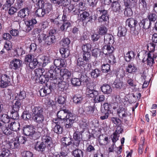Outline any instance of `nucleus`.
<instances>
[{"mask_svg":"<svg viewBox=\"0 0 157 157\" xmlns=\"http://www.w3.org/2000/svg\"><path fill=\"white\" fill-rule=\"evenodd\" d=\"M32 111L34 115V121L37 123L36 127L43 128L44 121V117L43 115V109L40 107H35L32 109Z\"/></svg>","mask_w":157,"mask_h":157,"instance_id":"nucleus-1","label":"nucleus"},{"mask_svg":"<svg viewBox=\"0 0 157 157\" xmlns=\"http://www.w3.org/2000/svg\"><path fill=\"white\" fill-rule=\"evenodd\" d=\"M104 43L105 44L102 48L104 52H107L109 54H111L114 50V47L112 46L114 43L113 36L112 35L106 34L104 36Z\"/></svg>","mask_w":157,"mask_h":157,"instance_id":"nucleus-2","label":"nucleus"},{"mask_svg":"<svg viewBox=\"0 0 157 157\" xmlns=\"http://www.w3.org/2000/svg\"><path fill=\"white\" fill-rule=\"evenodd\" d=\"M12 73L8 71L1 75L0 80V87L6 88L11 85L12 79Z\"/></svg>","mask_w":157,"mask_h":157,"instance_id":"nucleus-3","label":"nucleus"},{"mask_svg":"<svg viewBox=\"0 0 157 157\" xmlns=\"http://www.w3.org/2000/svg\"><path fill=\"white\" fill-rule=\"evenodd\" d=\"M98 12H99L101 16L98 18V21L99 23H104L109 20V15L108 10H105L104 7H100L97 9Z\"/></svg>","mask_w":157,"mask_h":157,"instance_id":"nucleus-4","label":"nucleus"},{"mask_svg":"<svg viewBox=\"0 0 157 157\" xmlns=\"http://www.w3.org/2000/svg\"><path fill=\"white\" fill-rule=\"evenodd\" d=\"M76 116L71 113L68 112L66 120L64 121L65 127L70 128L72 127L73 124L76 121Z\"/></svg>","mask_w":157,"mask_h":157,"instance_id":"nucleus-5","label":"nucleus"},{"mask_svg":"<svg viewBox=\"0 0 157 157\" xmlns=\"http://www.w3.org/2000/svg\"><path fill=\"white\" fill-rule=\"evenodd\" d=\"M60 69L59 68H55L53 70L52 67L50 68V69L46 72L47 77H48L49 79L53 80L59 79Z\"/></svg>","mask_w":157,"mask_h":157,"instance_id":"nucleus-6","label":"nucleus"},{"mask_svg":"<svg viewBox=\"0 0 157 157\" xmlns=\"http://www.w3.org/2000/svg\"><path fill=\"white\" fill-rule=\"evenodd\" d=\"M98 91L94 89V86L92 84H87L86 94L88 97L93 98L94 99L98 95Z\"/></svg>","mask_w":157,"mask_h":157,"instance_id":"nucleus-7","label":"nucleus"},{"mask_svg":"<svg viewBox=\"0 0 157 157\" xmlns=\"http://www.w3.org/2000/svg\"><path fill=\"white\" fill-rule=\"evenodd\" d=\"M36 4L40 7H43L45 14L49 13L52 9V5L49 3H44L43 0H38Z\"/></svg>","mask_w":157,"mask_h":157,"instance_id":"nucleus-8","label":"nucleus"},{"mask_svg":"<svg viewBox=\"0 0 157 157\" xmlns=\"http://www.w3.org/2000/svg\"><path fill=\"white\" fill-rule=\"evenodd\" d=\"M23 62L19 59H14L10 62L11 68L12 69L17 70L22 67Z\"/></svg>","mask_w":157,"mask_h":157,"instance_id":"nucleus-9","label":"nucleus"},{"mask_svg":"<svg viewBox=\"0 0 157 157\" xmlns=\"http://www.w3.org/2000/svg\"><path fill=\"white\" fill-rule=\"evenodd\" d=\"M25 23L26 25L25 31L29 32L33 28V25L37 23V21L35 19L33 18L25 21Z\"/></svg>","mask_w":157,"mask_h":157,"instance_id":"nucleus-10","label":"nucleus"},{"mask_svg":"<svg viewBox=\"0 0 157 157\" xmlns=\"http://www.w3.org/2000/svg\"><path fill=\"white\" fill-rule=\"evenodd\" d=\"M47 146L42 141H37L34 145V149L37 151L44 152Z\"/></svg>","mask_w":157,"mask_h":157,"instance_id":"nucleus-11","label":"nucleus"},{"mask_svg":"<svg viewBox=\"0 0 157 157\" xmlns=\"http://www.w3.org/2000/svg\"><path fill=\"white\" fill-rule=\"evenodd\" d=\"M36 128H37V131L35 132L34 131V132L32 133L30 136L32 139L34 140L39 139L41 135V133L44 134V132H45L44 130H43V128L36 127Z\"/></svg>","mask_w":157,"mask_h":157,"instance_id":"nucleus-12","label":"nucleus"},{"mask_svg":"<svg viewBox=\"0 0 157 157\" xmlns=\"http://www.w3.org/2000/svg\"><path fill=\"white\" fill-rule=\"evenodd\" d=\"M69 112V110L67 109H62L59 111L57 114L58 119L63 120L64 122Z\"/></svg>","mask_w":157,"mask_h":157,"instance_id":"nucleus-13","label":"nucleus"},{"mask_svg":"<svg viewBox=\"0 0 157 157\" xmlns=\"http://www.w3.org/2000/svg\"><path fill=\"white\" fill-rule=\"evenodd\" d=\"M30 10L28 8H25L18 12V16L21 18L27 17L29 15Z\"/></svg>","mask_w":157,"mask_h":157,"instance_id":"nucleus-14","label":"nucleus"},{"mask_svg":"<svg viewBox=\"0 0 157 157\" xmlns=\"http://www.w3.org/2000/svg\"><path fill=\"white\" fill-rule=\"evenodd\" d=\"M151 24L148 19H143L139 23V25L140 28L142 27L144 29H147L150 28Z\"/></svg>","mask_w":157,"mask_h":157,"instance_id":"nucleus-15","label":"nucleus"},{"mask_svg":"<svg viewBox=\"0 0 157 157\" xmlns=\"http://www.w3.org/2000/svg\"><path fill=\"white\" fill-rule=\"evenodd\" d=\"M45 44L49 46L54 43L56 41L55 36L54 35H47L44 40Z\"/></svg>","mask_w":157,"mask_h":157,"instance_id":"nucleus-16","label":"nucleus"},{"mask_svg":"<svg viewBox=\"0 0 157 157\" xmlns=\"http://www.w3.org/2000/svg\"><path fill=\"white\" fill-rule=\"evenodd\" d=\"M42 142L44 143L47 147H51L52 144V138L48 135H44L42 136Z\"/></svg>","mask_w":157,"mask_h":157,"instance_id":"nucleus-17","label":"nucleus"},{"mask_svg":"<svg viewBox=\"0 0 157 157\" xmlns=\"http://www.w3.org/2000/svg\"><path fill=\"white\" fill-rule=\"evenodd\" d=\"M34 131L33 126L31 125H26L23 128L24 133L27 136H31Z\"/></svg>","mask_w":157,"mask_h":157,"instance_id":"nucleus-18","label":"nucleus"},{"mask_svg":"<svg viewBox=\"0 0 157 157\" xmlns=\"http://www.w3.org/2000/svg\"><path fill=\"white\" fill-rule=\"evenodd\" d=\"M60 75L63 79H67L70 78L71 75V72L66 69H60Z\"/></svg>","mask_w":157,"mask_h":157,"instance_id":"nucleus-19","label":"nucleus"},{"mask_svg":"<svg viewBox=\"0 0 157 157\" xmlns=\"http://www.w3.org/2000/svg\"><path fill=\"white\" fill-rule=\"evenodd\" d=\"M126 23L128 26L130 28H135V29L136 27L139 25L137 20L133 18H130L127 19L126 21Z\"/></svg>","mask_w":157,"mask_h":157,"instance_id":"nucleus-20","label":"nucleus"},{"mask_svg":"<svg viewBox=\"0 0 157 157\" xmlns=\"http://www.w3.org/2000/svg\"><path fill=\"white\" fill-rule=\"evenodd\" d=\"M101 88L102 92L107 94H110L112 91L111 86L106 84H103Z\"/></svg>","mask_w":157,"mask_h":157,"instance_id":"nucleus-21","label":"nucleus"},{"mask_svg":"<svg viewBox=\"0 0 157 157\" xmlns=\"http://www.w3.org/2000/svg\"><path fill=\"white\" fill-rule=\"evenodd\" d=\"M20 124L18 122L13 121L11 122L8 125V126L11 130L17 132L20 129Z\"/></svg>","mask_w":157,"mask_h":157,"instance_id":"nucleus-22","label":"nucleus"},{"mask_svg":"<svg viewBox=\"0 0 157 157\" xmlns=\"http://www.w3.org/2000/svg\"><path fill=\"white\" fill-rule=\"evenodd\" d=\"M111 4V7L113 11L120 12L121 10V6L120 3L117 0H114Z\"/></svg>","mask_w":157,"mask_h":157,"instance_id":"nucleus-23","label":"nucleus"},{"mask_svg":"<svg viewBox=\"0 0 157 157\" xmlns=\"http://www.w3.org/2000/svg\"><path fill=\"white\" fill-rule=\"evenodd\" d=\"M90 14L87 11H84L81 13L80 15L81 20L82 21L86 20V19L88 20L87 21H89L92 20V18L91 17H89Z\"/></svg>","mask_w":157,"mask_h":157,"instance_id":"nucleus-24","label":"nucleus"},{"mask_svg":"<svg viewBox=\"0 0 157 157\" xmlns=\"http://www.w3.org/2000/svg\"><path fill=\"white\" fill-rule=\"evenodd\" d=\"M9 145L10 147L12 149L18 148L20 146L19 139L17 137L15 140L9 143Z\"/></svg>","mask_w":157,"mask_h":157,"instance_id":"nucleus-25","label":"nucleus"},{"mask_svg":"<svg viewBox=\"0 0 157 157\" xmlns=\"http://www.w3.org/2000/svg\"><path fill=\"white\" fill-rule=\"evenodd\" d=\"M103 53L105 55H108V52H104L101 51V50L98 48H95L93 49L92 51V55L93 56L95 57H98L100 56L101 54H103Z\"/></svg>","mask_w":157,"mask_h":157,"instance_id":"nucleus-26","label":"nucleus"},{"mask_svg":"<svg viewBox=\"0 0 157 157\" xmlns=\"http://www.w3.org/2000/svg\"><path fill=\"white\" fill-rule=\"evenodd\" d=\"M135 54L133 51H128L124 56V59L126 61L130 62L134 59Z\"/></svg>","mask_w":157,"mask_h":157,"instance_id":"nucleus-27","label":"nucleus"},{"mask_svg":"<svg viewBox=\"0 0 157 157\" xmlns=\"http://www.w3.org/2000/svg\"><path fill=\"white\" fill-rule=\"evenodd\" d=\"M54 63L57 67H63L65 65V60L64 59H56L54 60Z\"/></svg>","mask_w":157,"mask_h":157,"instance_id":"nucleus-28","label":"nucleus"},{"mask_svg":"<svg viewBox=\"0 0 157 157\" xmlns=\"http://www.w3.org/2000/svg\"><path fill=\"white\" fill-rule=\"evenodd\" d=\"M117 35L119 37L124 36L127 32V29L124 26H120L118 28Z\"/></svg>","mask_w":157,"mask_h":157,"instance_id":"nucleus-29","label":"nucleus"},{"mask_svg":"<svg viewBox=\"0 0 157 157\" xmlns=\"http://www.w3.org/2000/svg\"><path fill=\"white\" fill-rule=\"evenodd\" d=\"M11 155L9 150L3 148L0 150V156L1 157H8Z\"/></svg>","mask_w":157,"mask_h":157,"instance_id":"nucleus-30","label":"nucleus"},{"mask_svg":"<svg viewBox=\"0 0 157 157\" xmlns=\"http://www.w3.org/2000/svg\"><path fill=\"white\" fill-rule=\"evenodd\" d=\"M61 141L66 147L69 146L72 144L73 140L70 137H64L62 138Z\"/></svg>","mask_w":157,"mask_h":157,"instance_id":"nucleus-31","label":"nucleus"},{"mask_svg":"<svg viewBox=\"0 0 157 157\" xmlns=\"http://www.w3.org/2000/svg\"><path fill=\"white\" fill-rule=\"evenodd\" d=\"M83 99V96L81 95L78 94L75 95L73 98L74 102L77 104H81L82 103Z\"/></svg>","mask_w":157,"mask_h":157,"instance_id":"nucleus-32","label":"nucleus"},{"mask_svg":"<svg viewBox=\"0 0 157 157\" xmlns=\"http://www.w3.org/2000/svg\"><path fill=\"white\" fill-rule=\"evenodd\" d=\"M83 111L87 114H92L94 113V108L89 105L86 106L85 105Z\"/></svg>","mask_w":157,"mask_h":157,"instance_id":"nucleus-33","label":"nucleus"},{"mask_svg":"<svg viewBox=\"0 0 157 157\" xmlns=\"http://www.w3.org/2000/svg\"><path fill=\"white\" fill-rule=\"evenodd\" d=\"M70 43V39L67 38L63 39L60 42V44L62 48H67Z\"/></svg>","mask_w":157,"mask_h":157,"instance_id":"nucleus-34","label":"nucleus"},{"mask_svg":"<svg viewBox=\"0 0 157 157\" xmlns=\"http://www.w3.org/2000/svg\"><path fill=\"white\" fill-rule=\"evenodd\" d=\"M60 52L63 58L67 57L69 55V51L67 48H61L60 49Z\"/></svg>","mask_w":157,"mask_h":157,"instance_id":"nucleus-35","label":"nucleus"},{"mask_svg":"<svg viewBox=\"0 0 157 157\" xmlns=\"http://www.w3.org/2000/svg\"><path fill=\"white\" fill-rule=\"evenodd\" d=\"M126 71L128 73H132L136 71V67L133 64L129 63L126 67Z\"/></svg>","mask_w":157,"mask_h":157,"instance_id":"nucleus-36","label":"nucleus"},{"mask_svg":"<svg viewBox=\"0 0 157 157\" xmlns=\"http://www.w3.org/2000/svg\"><path fill=\"white\" fill-rule=\"evenodd\" d=\"M146 0H140L139 8L140 10L145 11L147 10V3Z\"/></svg>","mask_w":157,"mask_h":157,"instance_id":"nucleus-37","label":"nucleus"},{"mask_svg":"<svg viewBox=\"0 0 157 157\" xmlns=\"http://www.w3.org/2000/svg\"><path fill=\"white\" fill-rule=\"evenodd\" d=\"M78 6H75V5L73 4H70L68 7V10L69 13L72 12L73 14H76L78 12V9L77 8Z\"/></svg>","mask_w":157,"mask_h":157,"instance_id":"nucleus-38","label":"nucleus"},{"mask_svg":"<svg viewBox=\"0 0 157 157\" xmlns=\"http://www.w3.org/2000/svg\"><path fill=\"white\" fill-rule=\"evenodd\" d=\"M98 140L99 143L105 145L107 144L108 138V137H104L103 135H101L99 136Z\"/></svg>","mask_w":157,"mask_h":157,"instance_id":"nucleus-39","label":"nucleus"},{"mask_svg":"<svg viewBox=\"0 0 157 157\" xmlns=\"http://www.w3.org/2000/svg\"><path fill=\"white\" fill-rule=\"evenodd\" d=\"M71 26V24L69 21H65L60 27V29L62 31L65 32Z\"/></svg>","mask_w":157,"mask_h":157,"instance_id":"nucleus-40","label":"nucleus"},{"mask_svg":"<svg viewBox=\"0 0 157 157\" xmlns=\"http://www.w3.org/2000/svg\"><path fill=\"white\" fill-rule=\"evenodd\" d=\"M136 0H127V1L125 2L124 4L127 7L133 8L136 7Z\"/></svg>","mask_w":157,"mask_h":157,"instance_id":"nucleus-41","label":"nucleus"},{"mask_svg":"<svg viewBox=\"0 0 157 157\" xmlns=\"http://www.w3.org/2000/svg\"><path fill=\"white\" fill-rule=\"evenodd\" d=\"M105 97L103 95H99V92L98 95L94 99V101L96 103L101 102L104 101Z\"/></svg>","mask_w":157,"mask_h":157,"instance_id":"nucleus-42","label":"nucleus"},{"mask_svg":"<svg viewBox=\"0 0 157 157\" xmlns=\"http://www.w3.org/2000/svg\"><path fill=\"white\" fill-rule=\"evenodd\" d=\"M38 7L39 8L36 10L35 13L38 17H43L46 14L44 10L43 7Z\"/></svg>","mask_w":157,"mask_h":157,"instance_id":"nucleus-43","label":"nucleus"},{"mask_svg":"<svg viewBox=\"0 0 157 157\" xmlns=\"http://www.w3.org/2000/svg\"><path fill=\"white\" fill-rule=\"evenodd\" d=\"M38 78L39 80V82L42 84L44 83L46 84V82H48L49 80L48 77V76L47 77L46 73L45 75L41 76Z\"/></svg>","mask_w":157,"mask_h":157,"instance_id":"nucleus-44","label":"nucleus"},{"mask_svg":"<svg viewBox=\"0 0 157 157\" xmlns=\"http://www.w3.org/2000/svg\"><path fill=\"white\" fill-rule=\"evenodd\" d=\"M73 154L75 157H82L83 152L78 149H77L73 151Z\"/></svg>","mask_w":157,"mask_h":157,"instance_id":"nucleus-45","label":"nucleus"},{"mask_svg":"<svg viewBox=\"0 0 157 157\" xmlns=\"http://www.w3.org/2000/svg\"><path fill=\"white\" fill-rule=\"evenodd\" d=\"M86 63V62L81 57L78 58L75 61V66L77 67H83Z\"/></svg>","mask_w":157,"mask_h":157,"instance_id":"nucleus-46","label":"nucleus"},{"mask_svg":"<svg viewBox=\"0 0 157 157\" xmlns=\"http://www.w3.org/2000/svg\"><path fill=\"white\" fill-rule=\"evenodd\" d=\"M44 69L42 68H39L36 69L34 71L35 76H36L37 78L43 75V73L44 72Z\"/></svg>","mask_w":157,"mask_h":157,"instance_id":"nucleus-47","label":"nucleus"},{"mask_svg":"<svg viewBox=\"0 0 157 157\" xmlns=\"http://www.w3.org/2000/svg\"><path fill=\"white\" fill-rule=\"evenodd\" d=\"M101 73V71L98 69H96L92 71L91 72V77L96 78L98 77Z\"/></svg>","mask_w":157,"mask_h":157,"instance_id":"nucleus-48","label":"nucleus"},{"mask_svg":"<svg viewBox=\"0 0 157 157\" xmlns=\"http://www.w3.org/2000/svg\"><path fill=\"white\" fill-rule=\"evenodd\" d=\"M11 114L10 117L13 120H17L19 118V115L18 113V111H16L12 110L10 112Z\"/></svg>","mask_w":157,"mask_h":157,"instance_id":"nucleus-49","label":"nucleus"},{"mask_svg":"<svg viewBox=\"0 0 157 157\" xmlns=\"http://www.w3.org/2000/svg\"><path fill=\"white\" fill-rule=\"evenodd\" d=\"M147 61V64L150 66H152L153 64L154 63V59L152 56V54L150 53L148 54Z\"/></svg>","mask_w":157,"mask_h":157,"instance_id":"nucleus-50","label":"nucleus"},{"mask_svg":"<svg viewBox=\"0 0 157 157\" xmlns=\"http://www.w3.org/2000/svg\"><path fill=\"white\" fill-rule=\"evenodd\" d=\"M124 109L122 108L119 109L117 111V113L120 118H122L128 114L124 110Z\"/></svg>","mask_w":157,"mask_h":157,"instance_id":"nucleus-51","label":"nucleus"},{"mask_svg":"<svg viewBox=\"0 0 157 157\" xmlns=\"http://www.w3.org/2000/svg\"><path fill=\"white\" fill-rule=\"evenodd\" d=\"M102 108L104 111H105V113H109V112L111 111V109L112 108V106L111 104L107 103L103 104V107Z\"/></svg>","mask_w":157,"mask_h":157,"instance_id":"nucleus-52","label":"nucleus"},{"mask_svg":"<svg viewBox=\"0 0 157 157\" xmlns=\"http://www.w3.org/2000/svg\"><path fill=\"white\" fill-rule=\"evenodd\" d=\"M108 31L107 28L104 26L100 27L98 31V33L99 35H104L106 34Z\"/></svg>","mask_w":157,"mask_h":157,"instance_id":"nucleus-53","label":"nucleus"},{"mask_svg":"<svg viewBox=\"0 0 157 157\" xmlns=\"http://www.w3.org/2000/svg\"><path fill=\"white\" fill-rule=\"evenodd\" d=\"M38 64L36 58L33 59V60L29 63V67L31 69L35 68Z\"/></svg>","mask_w":157,"mask_h":157,"instance_id":"nucleus-54","label":"nucleus"},{"mask_svg":"<svg viewBox=\"0 0 157 157\" xmlns=\"http://www.w3.org/2000/svg\"><path fill=\"white\" fill-rule=\"evenodd\" d=\"M82 49L84 52H90L91 49V45L89 43L83 44L82 46Z\"/></svg>","mask_w":157,"mask_h":157,"instance_id":"nucleus-55","label":"nucleus"},{"mask_svg":"<svg viewBox=\"0 0 157 157\" xmlns=\"http://www.w3.org/2000/svg\"><path fill=\"white\" fill-rule=\"evenodd\" d=\"M71 82L74 86H78L81 84V81L80 79L77 78H73L71 79Z\"/></svg>","mask_w":157,"mask_h":157,"instance_id":"nucleus-56","label":"nucleus"},{"mask_svg":"<svg viewBox=\"0 0 157 157\" xmlns=\"http://www.w3.org/2000/svg\"><path fill=\"white\" fill-rule=\"evenodd\" d=\"M21 106L20 102L18 100L16 101L15 103L13 105L12 110L18 111Z\"/></svg>","mask_w":157,"mask_h":157,"instance_id":"nucleus-57","label":"nucleus"},{"mask_svg":"<svg viewBox=\"0 0 157 157\" xmlns=\"http://www.w3.org/2000/svg\"><path fill=\"white\" fill-rule=\"evenodd\" d=\"M63 128L59 125L56 124L54 128L53 131L57 134H61L63 131Z\"/></svg>","mask_w":157,"mask_h":157,"instance_id":"nucleus-58","label":"nucleus"},{"mask_svg":"<svg viewBox=\"0 0 157 157\" xmlns=\"http://www.w3.org/2000/svg\"><path fill=\"white\" fill-rule=\"evenodd\" d=\"M110 70V66L109 64H103L101 66V70L103 72L107 73Z\"/></svg>","mask_w":157,"mask_h":157,"instance_id":"nucleus-59","label":"nucleus"},{"mask_svg":"<svg viewBox=\"0 0 157 157\" xmlns=\"http://www.w3.org/2000/svg\"><path fill=\"white\" fill-rule=\"evenodd\" d=\"M82 133L81 132H76L74 134V139L82 141Z\"/></svg>","mask_w":157,"mask_h":157,"instance_id":"nucleus-60","label":"nucleus"},{"mask_svg":"<svg viewBox=\"0 0 157 157\" xmlns=\"http://www.w3.org/2000/svg\"><path fill=\"white\" fill-rule=\"evenodd\" d=\"M91 54L90 52H84L83 55V59L86 62H88L90 59Z\"/></svg>","mask_w":157,"mask_h":157,"instance_id":"nucleus-61","label":"nucleus"},{"mask_svg":"<svg viewBox=\"0 0 157 157\" xmlns=\"http://www.w3.org/2000/svg\"><path fill=\"white\" fill-rule=\"evenodd\" d=\"M130 7H127L125 9L124 13L125 15H126L128 17H130L132 15V12L131 8Z\"/></svg>","mask_w":157,"mask_h":157,"instance_id":"nucleus-62","label":"nucleus"},{"mask_svg":"<svg viewBox=\"0 0 157 157\" xmlns=\"http://www.w3.org/2000/svg\"><path fill=\"white\" fill-rule=\"evenodd\" d=\"M24 0H16L15 6L17 9L21 8L24 4Z\"/></svg>","mask_w":157,"mask_h":157,"instance_id":"nucleus-63","label":"nucleus"},{"mask_svg":"<svg viewBox=\"0 0 157 157\" xmlns=\"http://www.w3.org/2000/svg\"><path fill=\"white\" fill-rule=\"evenodd\" d=\"M22 117L24 120H27L31 118V116L28 111H24L23 113Z\"/></svg>","mask_w":157,"mask_h":157,"instance_id":"nucleus-64","label":"nucleus"}]
</instances>
